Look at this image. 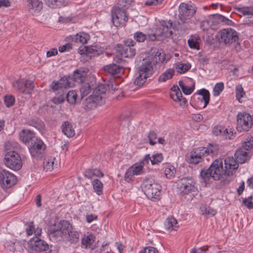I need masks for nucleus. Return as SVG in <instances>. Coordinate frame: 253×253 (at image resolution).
Segmentation results:
<instances>
[{
  "mask_svg": "<svg viewBox=\"0 0 253 253\" xmlns=\"http://www.w3.org/2000/svg\"><path fill=\"white\" fill-rule=\"evenodd\" d=\"M224 167L221 159L214 160L207 169H203L200 172V176L205 183H208L212 177L214 180L223 178L224 176H230L236 172L239 164L233 157H228L224 159Z\"/></svg>",
  "mask_w": 253,
  "mask_h": 253,
  "instance_id": "obj_1",
  "label": "nucleus"
},
{
  "mask_svg": "<svg viewBox=\"0 0 253 253\" xmlns=\"http://www.w3.org/2000/svg\"><path fill=\"white\" fill-rule=\"evenodd\" d=\"M135 42L127 39L124 41V44H117L115 46L116 52L122 57L132 58L136 54V50L133 47Z\"/></svg>",
  "mask_w": 253,
  "mask_h": 253,
  "instance_id": "obj_9",
  "label": "nucleus"
},
{
  "mask_svg": "<svg viewBox=\"0 0 253 253\" xmlns=\"http://www.w3.org/2000/svg\"><path fill=\"white\" fill-rule=\"evenodd\" d=\"M237 129L238 131H249L252 126V116L247 113H239L237 116Z\"/></svg>",
  "mask_w": 253,
  "mask_h": 253,
  "instance_id": "obj_14",
  "label": "nucleus"
},
{
  "mask_svg": "<svg viewBox=\"0 0 253 253\" xmlns=\"http://www.w3.org/2000/svg\"><path fill=\"white\" fill-rule=\"evenodd\" d=\"M198 94L200 95V97H198V100L201 102H204V104L203 108H206L210 102V92L208 90L203 88L199 91V92L198 93Z\"/></svg>",
  "mask_w": 253,
  "mask_h": 253,
  "instance_id": "obj_32",
  "label": "nucleus"
},
{
  "mask_svg": "<svg viewBox=\"0 0 253 253\" xmlns=\"http://www.w3.org/2000/svg\"><path fill=\"white\" fill-rule=\"evenodd\" d=\"M24 87V94H31L32 90H33L35 85L34 82L32 81H30L26 79V82L25 83Z\"/></svg>",
  "mask_w": 253,
  "mask_h": 253,
  "instance_id": "obj_45",
  "label": "nucleus"
},
{
  "mask_svg": "<svg viewBox=\"0 0 253 253\" xmlns=\"http://www.w3.org/2000/svg\"><path fill=\"white\" fill-rule=\"evenodd\" d=\"M62 131L68 137H71L75 135V131L71 124L65 121L63 123L61 127Z\"/></svg>",
  "mask_w": 253,
  "mask_h": 253,
  "instance_id": "obj_30",
  "label": "nucleus"
},
{
  "mask_svg": "<svg viewBox=\"0 0 253 253\" xmlns=\"http://www.w3.org/2000/svg\"><path fill=\"white\" fill-rule=\"evenodd\" d=\"M253 196H249L248 198L243 199V204L249 209H253V202H252Z\"/></svg>",
  "mask_w": 253,
  "mask_h": 253,
  "instance_id": "obj_56",
  "label": "nucleus"
},
{
  "mask_svg": "<svg viewBox=\"0 0 253 253\" xmlns=\"http://www.w3.org/2000/svg\"><path fill=\"white\" fill-rule=\"evenodd\" d=\"M17 182L15 175L5 169L0 170V185L3 189L12 187Z\"/></svg>",
  "mask_w": 253,
  "mask_h": 253,
  "instance_id": "obj_12",
  "label": "nucleus"
},
{
  "mask_svg": "<svg viewBox=\"0 0 253 253\" xmlns=\"http://www.w3.org/2000/svg\"><path fill=\"white\" fill-rule=\"evenodd\" d=\"M168 60H166V54L164 50L162 49H158L154 57L153 62H155L157 64L159 62L164 63Z\"/></svg>",
  "mask_w": 253,
  "mask_h": 253,
  "instance_id": "obj_35",
  "label": "nucleus"
},
{
  "mask_svg": "<svg viewBox=\"0 0 253 253\" xmlns=\"http://www.w3.org/2000/svg\"><path fill=\"white\" fill-rule=\"evenodd\" d=\"M211 22H210V19L209 18L201 23L200 27L203 31H206L211 28Z\"/></svg>",
  "mask_w": 253,
  "mask_h": 253,
  "instance_id": "obj_61",
  "label": "nucleus"
},
{
  "mask_svg": "<svg viewBox=\"0 0 253 253\" xmlns=\"http://www.w3.org/2000/svg\"><path fill=\"white\" fill-rule=\"evenodd\" d=\"M139 253H159V252L156 248L147 247L141 250Z\"/></svg>",
  "mask_w": 253,
  "mask_h": 253,
  "instance_id": "obj_60",
  "label": "nucleus"
},
{
  "mask_svg": "<svg viewBox=\"0 0 253 253\" xmlns=\"http://www.w3.org/2000/svg\"><path fill=\"white\" fill-rule=\"evenodd\" d=\"M188 20H181L179 19L177 21V27L181 30L186 32L189 29Z\"/></svg>",
  "mask_w": 253,
  "mask_h": 253,
  "instance_id": "obj_53",
  "label": "nucleus"
},
{
  "mask_svg": "<svg viewBox=\"0 0 253 253\" xmlns=\"http://www.w3.org/2000/svg\"><path fill=\"white\" fill-rule=\"evenodd\" d=\"M157 134L154 131H151L149 133L148 137L149 139V142L151 145H154L156 144V141H154L153 140L157 138Z\"/></svg>",
  "mask_w": 253,
  "mask_h": 253,
  "instance_id": "obj_59",
  "label": "nucleus"
},
{
  "mask_svg": "<svg viewBox=\"0 0 253 253\" xmlns=\"http://www.w3.org/2000/svg\"><path fill=\"white\" fill-rule=\"evenodd\" d=\"M77 93L75 90H70L66 95L67 101L70 104H75L77 101Z\"/></svg>",
  "mask_w": 253,
  "mask_h": 253,
  "instance_id": "obj_41",
  "label": "nucleus"
},
{
  "mask_svg": "<svg viewBox=\"0 0 253 253\" xmlns=\"http://www.w3.org/2000/svg\"><path fill=\"white\" fill-rule=\"evenodd\" d=\"M28 148L32 157L40 159L43 156L46 146L41 139L37 138L29 144Z\"/></svg>",
  "mask_w": 253,
  "mask_h": 253,
  "instance_id": "obj_11",
  "label": "nucleus"
},
{
  "mask_svg": "<svg viewBox=\"0 0 253 253\" xmlns=\"http://www.w3.org/2000/svg\"><path fill=\"white\" fill-rule=\"evenodd\" d=\"M224 88V84L222 82L216 83L213 88V95L214 96H218L223 90Z\"/></svg>",
  "mask_w": 253,
  "mask_h": 253,
  "instance_id": "obj_46",
  "label": "nucleus"
},
{
  "mask_svg": "<svg viewBox=\"0 0 253 253\" xmlns=\"http://www.w3.org/2000/svg\"><path fill=\"white\" fill-rule=\"evenodd\" d=\"M20 140L25 144H31L37 138L34 132L29 129H22L19 134Z\"/></svg>",
  "mask_w": 253,
  "mask_h": 253,
  "instance_id": "obj_20",
  "label": "nucleus"
},
{
  "mask_svg": "<svg viewBox=\"0 0 253 253\" xmlns=\"http://www.w3.org/2000/svg\"><path fill=\"white\" fill-rule=\"evenodd\" d=\"M177 220L173 217H168L164 222L165 227L167 230H175L177 227Z\"/></svg>",
  "mask_w": 253,
  "mask_h": 253,
  "instance_id": "obj_37",
  "label": "nucleus"
},
{
  "mask_svg": "<svg viewBox=\"0 0 253 253\" xmlns=\"http://www.w3.org/2000/svg\"><path fill=\"white\" fill-rule=\"evenodd\" d=\"M73 229L72 225L66 220L51 223L48 226L49 235L56 242H63L64 236Z\"/></svg>",
  "mask_w": 253,
  "mask_h": 253,
  "instance_id": "obj_3",
  "label": "nucleus"
},
{
  "mask_svg": "<svg viewBox=\"0 0 253 253\" xmlns=\"http://www.w3.org/2000/svg\"><path fill=\"white\" fill-rule=\"evenodd\" d=\"M178 84L184 94L189 95L192 93L195 89V83H194L191 86H186L184 84L182 81H179Z\"/></svg>",
  "mask_w": 253,
  "mask_h": 253,
  "instance_id": "obj_39",
  "label": "nucleus"
},
{
  "mask_svg": "<svg viewBox=\"0 0 253 253\" xmlns=\"http://www.w3.org/2000/svg\"><path fill=\"white\" fill-rule=\"evenodd\" d=\"M133 38L136 42H143L145 40L155 41L157 39L156 34H145L142 32L137 31L134 34Z\"/></svg>",
  "mask_w": 253,
  "mask_h": 253,
  "instance_id": "obj_21",
  "label": "nucleus"
},
{
  "mask_svg": "<svg viewBox=\"0 0 253 253\" xmlns=\"http://www.w3.org/2000/svg\"><path fill=\"white\" fill-rule=\"evenodd\" d=\"M26 124L37 128L39 131H42L44 128V123L38 118H31L27 121Z\"/></svg>",
  "mask_w": 253,
  "mask_h": 253,
  "instance_id": "obj_31",
  "label": "nucleus"
},
{
  "mask_svg": "<svg viewBox=\"0 0 253 253\" xmlns=\"http://www.w3.org/2000/svg\"><path fill=\"white\" fill-rule=\"evenodd\" d=\"M80 233L72 229L68 234L64 236V239L71 244H76L79 240Z\"/></svg>",
  "mask_w": 253,
  "mask_h": 253,
  "instance_id": "obj_28",
  "label": "nucleus"
},
{
  "mask_svg": "<svg viewBox=\"0 0 253 253\" xmlns=\"http://www.w3.org/2000/svg\"><path fill=\"white\" fill-rule=\"evenodd\" d=\"M15 97L12 95H6L4 97V102L7 107L12 106L15 103Z\"/></svg>",
  "mask_w": 253,
  "mask_h": 253,
  "instance_id": "obj_52",
  "label": "nucleus"
},
{
  "mask_svg": "<svg viewBox=\"0 0 253 253\" xmlns=\"http://www.w3.org/2000/svg\"><path fill=\"white\" fill-rule=\"evenodd\" d=\"M151 158V163L152 165L159 164L163 161L164 158L163 154L161 153L154 154Z\"/></svg>",
  "mask_w": 253,
  "mask_h": 253,
  "instance_id": "obj_50",
  "label": "nucleus"
},
{
  "mask_svg": "<svg viewBox=\"0 0 253 253\" xmlns=\"http://www.w3.org/2000/svg\"><path fill=\"white\" fill-rule=\"evenodd\" d=\"M224 127L221 126H215L212 130V133L215 136L222 135L223 136V130Z\"/></svg>",
  "mask_w": 253,
  "mask_h": 253,
  "instance_id": "obj_58",
  "label": "nucleus"
},
{
  "mask_svg": "<svg viewBox=\"0 0 253 253\" xmlns=\"http://www.w3.org/2000/svg\"><path fill=\"white\" fill-rule=\"evenodd\" d=\"M237 11L244 15H253V6H246L236 8Z\"/></svg>",
  "mask_w": 253,
  "mask_h": 253,
  "instance_id": "obj_48",
  "label": "nucleus"
},
{
  "mask_svg": "<svg viewBox=\"0 0 253 253\" xmlns=\"http://www.w3.org/2000/svg\"><path fill=\"white\" fill-rule=\"evenodd\" d=\"M26 82V79H22L18 80H16L13 83V86L19 92L24 94V87L25 83Z\"/></svg>",
  "mask_w": 253,
  "mask_h": 253,
  "instance_id": "obj_43",
  "label": "nucleus"
},
{
  "mask_svg": "<svg viewBox=\"0 0 253 253\" xmlns=\"http://www.w3.org/2000/svg\"><path fill=\"white\" fill-rule=\"evenodd\" d=\"M125 9L121 7H114L111 11L112 22L116 27L123 26L127 22L128 18Z\"/></svg>",
  "mask_w": 253,
  "mask_h": 253,
  "instance_id": "obj_10",
  "label": "nucleus"
},
{
  "mask_svg": "<svg viewBox=\"0 0 253 253\" xmlns=\"http://www.w3.org/2000/svg\"><path fill=\"white\" fill-rule=\"evenodd\" d=\"M69 0H45L46 4L51 8H56L65 6Z\"/></svg>",
  "mask_w": 253,
  "mask_h": 253,
  "instance_id": "obj_33",
  "label": "nucleus"
},
{
  "mask_svg": "<svg viewBox=\"0 0 253 253\" xmlns=\"http://www.w3.org/2000/svg\"><path fill=\"white\" fill-rule=\"evenodd\" d=\"M215 38L219 44L229 46L239 41L238 33L230 28L223 29L217 33Z\"/></svg>",
  "mask_w": 253,
  "mask_h": 253,
  "instance_id": "obj_8",
  "label": "nucleus"
},
{
  "mask_svg": "<svg viewBox=\"0 0 253 253\" xmlns=\"http://www.w3.org/2000/svg\"><path fill=\"white\" fill-rule=\"evenodd\" d=\"M106 88L103 84L99 85L93 90L92 94L83 101L84 108L87 110L94 109L104 102Z\"/></svg>",
  "mask_w": 253,
  "mask_h": 253,
  "instance_id": "obj_4",
  "label": "nucleus"
},
{
  "mask_svg": "<svg viewBox=\"0 0 253 253\" xmlns=\"http://www.w3.org/2000/svg\"><path fill=\"white\" fill-rule=\"evenodd\" d=\"M55 158L52 157H47L44 159L43 164L44 169L47 171H51L53 169L54 161Z\"/></svg>",
  "mask_w": 253,
  "mask_h": 253,
  "instance_id": "obj_36",
  "label": "nucleus"
},
{
  "mask_svg": "<svg viewBox=\"0 0 253 253\" xmlns=\"http://www.w3.org/2000/svg\"><path fill=\"white\" fill-rule=\"evenodd\" d=\"M172 23L171 20L161 21L160 25V29L162 30L161 34L166 37L172 36Z\"/></svg>",
  "mask_w": 253,
  "mask_h": 253,
  "instance_id": "obj_23",
  "label": "nucleus"
},
{
  "mask_svg": "<svg viewBox=\"0 0 253 253\" xmlns=\"http://www.w3.org/2000/svg\"><path fill=\"white\" fill-rule=\"evenodd\" d=\"M202 149H204L206 151H203L205 156L207 155H217L219 153V146L216 144L210 143L208 145L207 147H201Z\"/></svg>",
  "mask_w": 253,
  "mask_h": 253,
  "instance_id": "obj_27",
  "label": "nucleus"
},
{
  "mask_svg": "<svg viewBox=\"0 0 253 253\" xmlns=\"http://www.w3.org/2000/svg\"><path fill=\"white\" fill-rule=\"evenodd\" d=\"M179 19L182 20H189L196 13L194 5L185 3H181L179 6Z\"/></svg>",
  "mask_w": 253,
  "mask_h": 253,
  "instance_id": "obj_17",
  "label": "nucleus"
},
{
  "mask_svg": "<svg viewBox=\"0 0 253 253\" xmlns=\"http://www.w3.org/2000/svg\"><path fill=\"white\" fill-rule=\"evenodd\" d=\"M188 44L191 48L198 49L199 47V42L193 39L188 40Z\"/></svg>",
  "mask_w": 253,
  "mask_h": 253,
  "instance_id": "obj_63",
  "label": "nucleus"
},
{
  "mask_svg": "<svg viewBox=\"0 0 253 253\" xmlns=\"http://www.w3.org/2000/svg\"><path fill=\"white\" fill-rule=\"evenodd\" d=\"M138 72L139 75L134 80V84L141 86L145 82V80L151 77L154 73L152 61L148 59L144 58L138 68Z\"/></svg>",
  "mask_w": 253,
  "mask_h": 253,
  "instance_id": "obj_7",
  "label": "nucleus"
},
{
  "mask_svg": "<svg viewBox=\"0 0 253 253\" xmlns=\"http://www.w3.org/2000/svg\"><path fill=\"white\" fill-rule=\"evenodd\" d=\"M84 78L85 72L77 69L72 76H64L57 81H53L50 84V88L56 93H61L59 96L58 102L61 103L64 101L65 89L74 86L75 83H82Z\"/></svg>",
  "mask_w": 253,
  "mask_h": 253,
  "instance_id": "obj_2",
  "label": "nucleus"
},
{
  "mask_svg": "<svg viewBox=\"0 0 253 253\" xmlns=\"http://www.w3.org/2000/svg\"><path fill=\"white\" fill-rule=\"evenodd\" d=\"M89 36L88 34L83 32L78 33L75 35L70 36V40L74 42H80L83 44L86 43L89 40Z\"/></svg>",
  "mask_w": 253,
  "mask_h": 253,
  "instance_id": "obj_29",
  "label": "nucleus"
},
{
  "mask_svg": "<svg viewBox=\"0 0 253 253\" xmlns=\"http://www.w3.org/2000/svg\"><path fill=\"white\" fill-rule=\"evenodd\" d=\"M52 246L49 247L43 240L34 236L28 242L27 249L31 253H57V251L52 250Z\"/></svg>",
  "mask_w": 253,
  "mask_h": 253,
  "instance_id": "obj_6",
  "label": "nucleus"
},
{
  "mask_svg": "<svg viewBox=\"0 0 253 253\" xmlns=\"http://www.w3.org/2000/svg\"><path fill=\"white\" fill-rule=\"evenodd\" d=\"M176 172V169L173 166L169 165L168 167L166 168L165 173L166 177L169 179L174 177Z\"/></svg>",
  "mask_w": 253,
  "mask_h": 253,
  "instance_id": "obj_49",
  "label": "nucleus"
},
{
  "mask_svg": "<svg viewBox=\"0 0 253 253\" xmlns=\"http://www.w3.org/2000/svg\"><path fill=\"white\" fill-rule=\"evenodd\" d=\"M20 145L18 143L13 141H8L4 145L5 155L11 153H18L17 150L20 149Z\"/></svg>",
  "mask_w": 253,
  "mask_h": 253,
  "instance_id": "obj_26",
  "label": "nucleus"
},
{
  "mask_svg": "<svg viewBox=\"0 0 253 253\" xmlns=\"http://www.w3.org/2000/svg\"><path fill=\"white\" fill-rule=\"evenodd\" d=\"M142 189L146 197L153 201L158 200L161 195V185L152 177H146L143 181Z\"/></svg>",
  "mask_w": 253,
  "mask_h": 253,
  "instance_id": "obj_5",
  "label": "nucleus"
},
{
  "mask_svg": "<svg viewBox=\"0 0 253 253\" xmlns=\"http://www.w3.org/2000/svg\"><path fill=\"white\" fill-rule=\"evenodd\" d=\"M204 149L201 147L194 149L191 152L189 156H186V160L189 164H197L201 162L203 160V157L205 156L204 151Z\"/></svg>",
  "mask_w": 253,
  "mask_h": 253,
  "instance_id": "obj_18",
  "label": "nucleus"
},
{
  "mask_svg": "<svg viewBox=\"0 0 253 253\" xmlns=\"http://www.w3.org/2000/svg\"><path fill=\"white\" fill-rule=\"evenodd\" d=\"M28 8L29 11L35 15L42 8V2L39 0H29Z\"/></svg>",
  "mask_w": 253,
  "mask_h": 253,
  "instance_id": "obj_24",
  "label": "nucleus"
},
{
  "mask_svg": "<svg viewBox=\"0 0 253 253\" xmlns=\"http://www.w3.org/2000/svg\"><path fill=\"white\" fill-rule=\"evenodd\" d=\"M84 175L85 177L88 179H92L93 177H95L93 169H86L84 173Z\"/></svg>",
  "mask_w": 253,
  "mask_h": 253,
  "instance_id": "obj_64",
  "label": "nucleus"
},
{
  "mask_svg": "<svg viewBox=\"0 0 253 253\" xmlns=\"http://www.w3.org/2000/svg\"><path fill=\"white\" fill-rule=\"evenodd\" d=\"M144 172L143 166L136 163L127 169L125 175V179L126 181L129 182L132 180L133 176L140 175Z\"/></svg>",
  "mask_w": 253,
  "mask_h": 253,
  "instance_id": "obj_19",
  "label": "nucleus"
},
{
  "mask_svg": "<svg viewBox=\"0 0 253 253\" xmlns=\"http://www.w3.org/2000/svg\"><path fill=\"white\" fill-rule=\"evenodd\" d=\"M19 245L18 242H13L12 241H7L5 243V247H7V249L13 252L16 250V246Z\"/></svg>",
  "mask_w": 253,
  "mask_h": 253,
  "instance_id": "obj_57",
  "label": "nucleus"
},
{
  "mask_svg": "<svg viewBox=\"0 0 253 253\" xmlns=\"http://www.w3.org/2000/svg\"><path fill=\"white\" fill-rule=\"evenodd\" d=\"M134 0H118V6L124 9H127L130 6Z\"/></svg>",
  "mask_w": 253,
  "mask_h": 253,
  "instance_id": "obj_54",
  "label": "nucleus"
},
{
  "mask_svg": "<svg viewBox=\"0 0 253 253\" xmlns=\"http://www.w3.org/2000/svg\"><path fill=\"white\" fill-rule=\"evenodd\" d=\"M174 74V70L173 69H168L164 73L161 74L159 78V82H164L171 79Z\"/></svg>",
  "mask_w": 253,
  "mask_h": 253,
  "instance_id": "obj_34",
  "label": "nucleus"
},
{
  "mask_svg": "<svg viewBox=\"0 0 253 253\" xmlns=\"http://www.w3.org/2000/svg\"><path fill=\"white\" fill-rule=\"evenodd\" d=\"M91 90V86L88 84L83 85L80 88V92L82 97L87 95Z\"/></svg>",
  "mask_w": 253,
  "mask_h": 253,
  "instance_id": "obj_55",
  "label": "nucleus"
},
{
  "mask_svg": "<svg viewBox=\"0 0 253 253\" xmlns=\"http://www.w3.org/2000/svg\"><path fill=\"white\" fill-rule=\"evenodd\" d=\"M94 236L92 234L87 235L82 239V244L84 246L85 248H87L94 241Z\"/></svg>",
  "mask_w": 253,
  "mask_h": 253,
  "instance_id": "obj_47",
  "label": "nucleus"
},
{
  "mask_svg": "<svg viewBox=\"0 0 253 253\" xmlns=\"http://www.w3.org/2000/svg\"><path fill=\"white\" fill-rule=\"evenodd\" d=\"M87 52L86 56L90 59L92 57L97 56L100 54V50L96 46H86Z\"/></svg>",
  "mask_w": 253,
  "mask_h": 253,
  "instance_id": "obj_40",
  "label": "nucleus"
},
{
  "mask_svg": "<svg viewBox=\"0 0 253 253\" xmlns=\"http://www.w3.org/2000/svg\"><path fill=\"white\" fill-rule=\"evenodd\" d=\"M245 95V92L241 84H238L236 87V99L239 101Z\"/></svg>",
  "mask_w": 253,
  "mask_h": 253,
  "instance_id": "obj_51",
  "label": "nucleus"
},
{
  "mask_svg": "<svg viewBox=\"0 0 253 253\" xmlns=\"http://www.w3.org/2000/svg\"><path fill=\"white\" fill-rule=\"evenodd\" d=\"M4 156V163L5 166L9 169L17 171L22 166V162L18 153H11Z\"/></svg>",
  "mask_w": 253,
  "mask_h": 253,
  "instance_id": "obj_13",
  "label": "nucleus"
},
{
  "mask_svg": "<svg viewBox=\"0 0 253 253\" xmlns=\"http://www.w3.org/2000/svg\"><path fill=\"white\" fill-rule=\"evenodd\" d=\"M195 182L192 177H184L178 181V185L180 193L183 194H188L192 191H195Z\"/></svg>",
  "mask_w": 253,
  "mask_h": 253,
  "instance_id": "obj_15",
  "label": "nucleus"
},
{
  "mask_svg": "<svg viewBox=\"0 0 253 253\" xmlns=\"http://www.w3.org/2000/svg\"><path fill=\"white\" fill-rule=\"evenodd\" d=\"M191 68L190 64L182 63L177 62L175 64V68L177 70V72L179 74H183L188 71Z\"/></svg>",
  "mask_w": 253,
  "mask_h": 253,
  "instance_id": "obj_42",
  "label": "nucleus"
},
{
  "mask_svg": "<svg viewBox=\"0 0 253 253\" xmlns=\"http://www.w3.org/2000/svg\"><path fill=\"white\" fill-rule=\"evenodd\" d=\"M92 186L94 191L98 195L102 194L103 184L98 179H94L92 181Z\"/></svg>",
  "mask_w": 253,
  "mask_h": 253,
  "instance_id": "obj_44",
  "label": "nucleus"
},
{
  "mask_svg": "<svg viewBox=\"0 0 253 253\" xmlns=\"http://www.w3.org/2000/svg\"><path fill=\"white\" fill-rule=\"evenodd\" d=\"M209 18L211 24V29L212 30L217 29L220 24L229 26H232L234 24V23L232 21L219 14L210 15Z\"/></svg>",
  "mask_w": 253,
  "mask_h": 253,
  "instance_id": "obj_16",
  "label": "nucleus"
},
{
  "mask_svg": "<svg viewBox=\"0 0 253 253\" xmlns=\"http://www.w3.org/2000/svg\"><path fill=\"white\" fill-rule=\"evenodd\" d=\"M171 90L174 93L170 94V98L174 101H180V98L182 97V93L178 86L176 85H173L171 88Z\"/></svg>",
  "mask_w": 253,
  "mask_h": 253,
  "instance_id": "obj_38",
  "label": "nucleus"
},
{
  "mask_svg": "<svg viewBox=\"0 0 253 253\" xmlns=\"http://www.w3.org/2000/svg\"><path fill=\"white\" fill-rule=\"evenodd\" d=\"M104 70L110 75L114 76L120 74L123 69V67L116 64L112 63L104 66Z\"/></svg>",
  "mask_w": 253,
  "mask_h": 253,
  "instance_id": "obj_25",
  "label": "nucleus"
},
{
  "mask_svg": "<svg viewBox=\"0 0 253 253\" xmlns=\"http://www.w3.org/2000/svg\"><path fill=\"white\" fill-rule=\"evenodd\" d=\"M247 151L243 148H240L236 151L234 154L235 159L238 164L245 163L250 159V153Z\"/></svg>",
  "mask_w": 253,
  "mask_h": 253,
  "instance_id": "obj_22",
  "label": "nucleus"
},
{
  "mask_svg": "<svg viewBox=\"0 0 253 253\" xmlns=\"http://www.w3.org/2000/svg\"><path fill=\"white\" fill-rule=\"evenodd\" d=\"M151 158L150 156V155L146 154L144 156V157L142 159L140 160L138 164H140V165H142V166H143V167H144V166L145 165L148 164L149 163V161H151Z\"/></svg>",
  "mask_w": 253,
  "mask_h": 253,
  "instance_id": "obj_62",
  "label": "nucleus"
}]
</instances>
